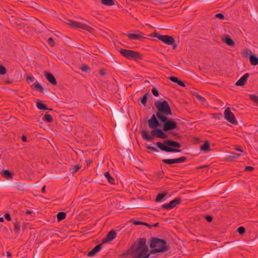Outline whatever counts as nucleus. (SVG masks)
Instances as JSON below:
<instances>
[{
  "label": "nucleus",
  "mask_w": 258,
  "mask_h": 258,
  "mask_svg": "<svg viewBox=\"0 0 258 258\" xmlns=\"http://www.w3.org/2000/svg\"><path fill=\"white\" fill-rule=\"evenodd\" d=\"M149 246L150 250L147 245L146 239L139 238L132 244L130 249V253L133 258H149L151 254L164 252L169 249V246L166 241L157 238L152 239Z\"/></svg>",
  "instance_id": "f257e3e1"
},
{
  "label": "nucleus",
  "mask_w": 258,
  "mask_h": 258,
  "mask_svg": "<svg viewBox=\"0 0 258 258\" xmlns=\"http://www.w3.org/2000/svg\"><path fill=\"white\" fill-rule=\"evenodd\" d=\"M160 125L159 121L157 120L156 116L153 114L150 119L148 120V126L150 128L153 129L151 131V135H149L145 130L141 132L142 138L147 141H151L154 137L159 138L161 139H166L167 136L164 134L163 131L159 128H155Z\"/></svg>",
  "instance_id": "f03ea898"
},
{
  "label": "nucleus",
  "mask_w": 258,
  "mask_h": 258,
  "mask_svg": "<svg viewBox=\"0 0 258 258\" xmlns=\"http://www.w3.org/2000/svg\"><path fill=\"white\" fill-rule=\"evenodd\" d=\"M156 146L161 150L166 152L180 153L181 150L174 148H180L181 145L177 142L171 140H165L164 143L157 142Z\"/></svg>",
  "instance_id": "7ed1b4c3"
},
{
  "label": "nucleus",
  "mask_w": 258,
  "mask_h": 258,
  "mask_svg": "<svg viewBox=\"0 0 258 258\" xmlns=\"http://www.w3.org/2000/svg\"><path fill=\"white\" fill-rule=\"evenodd\" d=\"M157 116L161 122H164L163 125V131H168L177 128V123L173 119L167 120V117L160 113H157Z\"/></svg>",
  "instance_id": "20e7f679"
},
{
  "label": "nucleus",
  "mask_w": 258,
  "mask_h": 258,
  "mask_svg": "<svg viewBox=\"0 0 258 258\" xmlns=\"http://www.w3.org/2000/svg\"><path fill=\"white\" fill-rule=\"evenodd\" d=\"M155 106L158 110L157 113H160L165 116L171 114V109L166 101H157L155 102Z\"/></svg>",
  "instance_id": "39448f33"
},
{
  "label": "nucleus",
  "mask_w": 258,
  "mask_h": 258,
  "mask_svg": "<svg viewBox=\"0 0 258 258\" xmlns=\"http://www.w3.org/2000/svg\"><path fill=\"white\" fill-rule=\"evenodd\" d=\"M119 52L123 56L128 59H133L136 61L142 58L141 54L139 52L132 50L121 49Z\"/></svg>",
  "instance_id": "423d86ee"
},
{
  "label": "nucleus",
  "mask_w": 258,
  "mask_h": 258,
  "mask_svg": "<svg viewBox=\"0 0 258 258\" xmlns=\"http://www.w3.org/2000/svg\"><path fill=\"white\" fill-rule=\"evenodd\" d=\"M64 22L73 28L85 30L90 32L93 30V29L91 27L86 24L74 21L68 19H66Z\"/></svg>",
  "instance_id": "0eeeda50"
},
{
  "label": "nucleus",
  "mask_w": 258,
  "mask_h": 258,
  "mask_svg": "<svg viewBox=\"0 0 258 258\" xmlns=\"http://www.w3.org/2000/svg\"><path fill=\"white\" fill-rule=\"evenodd\" d=\"M154 37L167 45H172L175 43L174 39L169 35H162L156 33L153 34Z\"/></svg>",
  "instance_id": "6e6552de"
},
{
  "label": "nucleus",
  "mask_w": 258,
  "mask_h": 258,
  "mask_svg": "<svg viewBox=\"0 0 258 258\" xmlns=\"http://www.w3.org/2000/svg\"><path fill=\"white\" fill-rule=\"evenodd\" d=\"M224 114L225 119L226 120L234 125H236L238 124V122L236 119L235 115L231 112V109L229 107H227L225 109Z\"/></svg>",
  "instance_id": "1a4fd4ad"
},
{
  "label": "nucleus",
  "mask_w": 258,
  "mask_h": 258,
  "mask_svg": "<svg viewBox=\"0 0 258 258\" xmlns=\"http://www.w3.org/2000/svg\"><path fill=\"white\" fill-rule=\"evenodd\" d=\"M186 160V157L182 156L176 159H165L162 160V162L167 164H172L175 163H183Z\"/></svg>",
  "instance_id": "9d476101"
},
{
  "label": "nucleus",
  "mask_w": 258,
  "mask_h": 258,
  "mask_svg": "<svg viewBox=\"0 0 258 258\" xmlns=\"http://www.w3.org/2000/svg\"><path fill=\"white\" fill-rule=\"evenodd\" d=\"M180 202V200L176 198L170 201L169 203L163 205L162 206V208L167 210H170L175 207L177 204H179Z\"/></svg>",
  "instance_id": "9b49d317"
},
{
  "label": "nucleus",
  "mask_w": 258,
  "mask_h": 258,
  "mask_svg": "<svg viewBox=\"0 0 258 258\" xmlns=\"http://www.w3.org/2000/svg\"><path fill=\"white\" fill-rule=\"evenodd\" d=\"M126 36L131 40H139L144 38V34L142 33H131L126 34Z\"/></svg>",
  "instance_id": "f8f14e48"
},
{
  "label": "nucleus",
  "mask_w": 258,
  "mask_h": 258,
  "mask_svg": "<svg viewBox=\"0 0 258 258\" xmlns=\"http://www.w3.org/2000/svg\"><path fill=\"white\" fill-rule=\"evenodd\" d=\"M248 77V73L245 74L236 82L235 85L237 86H243L246 82Z\"/></svg>",
  "instance_id": "ddd939ff"
},
{
  "label": "nucleus",
  "mask_w": 258,
  "mask_h": 258,
  "mask_svg": "<svg viewBox=\"0 0 258 258\" xmlns=\"http://www.w3.org/2000/svg\"><path fill=\"white\" fill-rule=\"evenodd\" d=\"M116 232L112 230L110 231L107 234L105 238L103 240L104 242L111 241L116 237Z\"/></svg>",
  "instance_id": "4468645a"
},
{
  "label": "nucleus",
  "mask_w": 258,
  "mask_h": 258,
  "mask_svg": "<svg viewBox=\"0 0 258 258\" xmlns=\"http://www.w3.org/2000/svg\"><path fill=\"white\" fill-rule=\"evenodd\" d=\"M46 79L52 85H55L57 84L55 77L50 73H46L45 74Z\"/></svg>",
  "instance_id": "2eb2a0df"
},
{
  "label": "nucleus",
  "mask_w": 258,
  "mask_h": 258,
  "mask_svg": "<svg viewBox=\"0 0 258 258\" xmlns=\"http://www.w3.org/2000/svg\"><path fill=\"white\" fill-rule=\"evenodd\" d=\"M148 96H151V94L148 93H147L145 95H144L143 96H142L139 99V104L140 105H142L143 106H145L147 103Z\"/></svg>",
  "instance_id": "dca6fc26"
},
{
  "label": "nucleus",
  "mask_w": 258,
  "mask_h": 258,
  "mask_svg": "<svg viewBox=\"0 0 258 258\" xmlns=\"http://www.w3.org/2000/svg\"><path fill=\"white\" fill-rule=\"evenodd\" d=\"M223 41L226 43L228 45L230 46H234L235 45L234 41L231 39V37L229 35L225 36Z\"/></svg>",
  "instance_id": "f3484780"
},
{
  "label": "nucleus",
  "mask_w": 258,
  "mask_h": 258,
  "mask_svg": "<svg viewBox=\"0 0 258 258\" xmlns=\"http://www.w3.org/2000/svg\"><path fill=\"white\" fill-rule=\"evenodd\" d=\"M101 248V244H99L96 245L95 247H94L91 251H90L88 255L89 256H93L95 253L98 252Z\"/></svg>",
  "instance_id": "a211bd4d"
},
{
  "label": "nucleus",
  "mask_w": 258,
  "mask_h": 258,
  "mask_svg": "<svg viewBox=\"0 0 258 258\" xmlns=\"http://www.w3.org/2000/svg\"><path fill=\"white\" fill-rule=\"evenodd\" d=\"M1 174L3 177L8 179H12L13 177V173L7 169L3 170L1 172Z\"/></svg>",
  "instance_id": "6ab92c4d"
},
{
  "label": "nucleus",
  "mask_w": 258,
  "mask_h": 258,
  "mask_svg": "<svg viewBox=\"0 0 258 258\" xmlns=\"http://www.w3.org/2000/svg\"><path fill=\"white\" fill-rule=\"evenodd\" d=\"M31 88L34 90L43 92V87L42 85L38 82H35L33 83L31 86Z\"/></svg>",
  "instance_id": "aec40b11"
},
{
  "label": "nucleus",
  "mask_w": 258,
  "mask_h": 258,
  "mask_svg": "<svg viewBox=\"0 0 258 258\" xmlns=\"http://www.w3.org/2000/svg\"><path fill=\"white\" fill-rule=\"evenodd\" d=\"M241 55L244 58H247L249 57V56L252 54V52L250 50L245 48V49L243 50L241 52Z\"/></svg>",
  "instance_id": "412c9836"
},
{
  "label": "nucleus",
  "mask_w": 258,
  "mask_h": 258,
  "mask_svg": "<svg viewBox=\"0 0 258 258\" xmlns=\"http://www.w3.org/2000/svg\"><path fill=\"white\" fill-rule=\"evenodd\" d=\"M249 61L251 65L256 66L258 63V58L254 55H250L249 56Z\"/></svg>",
  "instance_id": "4be33fe9"
},
{
  "label": "nucleus",
  "mask_w": 258,
  "mask_h": 258,
  "mask_svg": "<svg viewBox=\"0 0 258 258\" xmlns=\"http://www.w3.org/2000/svg\"><path fill=\"white\" fill-rule=\"evenodd\" d=\"M201 150L204 152H208L211 150L209 143L206 141L204 145L201 147Z\"/></svg>",
  "instance_id": "5701e85b"
},
{
  "label": "nucleus",
  "mask_w": 258,
  "mask_h": 258,
  "mask_svg": "<svg viewBox=\"0 0 258 258\" xmlns=\"http://www.w3.org/2000/svg\"><path fill=\"white\" fill-rule=\"evenodd\" d=\"M104 176L107 179L109 183L111 184H114V179L110 175L109 172L107 171L104 173Z\"/></svg>",
  "instance_id": "b1692460"
},
{
  "label": "nucleus",
  "mask_w": 258,
  "mask_h": 258,
  "mask_svg": "<svg viewBox=\"0 0 258 258\" xmlns=\"http://www.w3.org/2000/svg\"><path fill=\"white\" fill-rule=\"evenodd\" d=\"M66 217V213L63 212H60L57 214V218L58 221H60L65 219Z\"/></svg>",
  "instance_id": "393cba45"
},
{
  "label": "nucleus",
  "mask_w": 258,
  "mask_h": 258,
  "mask_svg": "<svg viewBox=\"0 0 258 258\" xmlns=\"http://www.w3.org/2000/svg\"><path fill=\"white\" fill-rule=\"evenodd\" d=\"M101 3L103 5L107 6H111L114 4L113 0H101Z\"/></svg>",
  "instance_id": "a878e982"
},
{
  "label": "nucleus",
  "mask_w": 258,
  "mask_h": 258,
  "mask_svg": "<svg viewBox=\"0 0 258 258\" xmlns=\"http://www.w3.org/2000/svg\"><path fill=\"white\" fill-rule=\"evenodd\" d=\"M43 120L48 122H52L53 121V118L51 115L49 114H45L43 117Z\"/></svg>",
  "instance_id": "bb28decb"
},
{
  "label": "nucleus",
  "mask_w": 258,
  "mask_h": 258,
  "mask_svg": "<svg viewBox=\"0 0 258 258\" xmlns=\"http://www.w3.org/2000/svg\"><path fill=\"white\" fill-rule=\"evenodd\" d=\"M81 167V165L80 164L74 165L72 166L71 171L72 173H75L77 172Z\"/></svg>",
  "instance_id": "cd10ccee"
},
{
  "label": "nucleus",
  "mask_w": 258,
  "mask_h": 258,
  "mask_svg": "<svg viewBox=\"0 0 258 258\" xmlns=\"http://www.w3.org/2000/svg\"><path fill=\"white\" fill-rule=\"evenodd\" d=\"M166 195V193L162 192L159 193L158 194L156 198V202H161V200L164 198Z\"/></svg>",
  "instance_id": "c85d7f7f"
},
{
  "label": "nucleus",
  "mask_w": 258,
  "mask_h": 258,
  "mask_svg": "<svg viewBox=\"0 0 258 258\" xmlns=\"http://www.w3.org/2000/svg\"><path fill=\"white\" fill-rule=\"evenodd\" d=\"M36 106L38 109H41V110L47 109V107L44 104L42 103L41 102H37Z\"/></svg>",
  "instance_id": "c756f323"
},
{
  "label": "nucleus",
  "mask_w": 258,
  "mask_h": 258,
  "mask_svg": "<svg viewBox=\"0 0 258 258\" xmlns=\"http://www.w3.org/2000/svg\"><path fill=\"white\" fill-rule=\"evenodd\" d=\"M15 231L17 233L19 232L20 230V224L19 222L16 221L14 223Z\"/></svg>",
  "instance_id": "7c9ffc66"
},
{
  "label": "nucleus",
  "mask_w": 258,
  "mask_h": 258,
  "mask_svg": "<svg viewBox=\"0 0 258 258\" xmlns=\"http://www.w3.org/2000/svg\"><path fill=\"white\" fill-rule=\"evenodd\" d=\"M195 96L197 99L202 103H203L206 101L205 99L199 94H196Z\"/></svg>",
  "instance_id": "2f4dec72"
},
{
  "label": "nucleus",
  "mask_w": 258,
  "mask_h": 258,
  "mask_svg": "<svg viewBox=\"0 0 258 258\" xmlns=\"http://www.w3.org/2000/svg\"><path fill=\"white\" fill-rule=\"evenodd\" d=\"M81 69L82 71L86 72V73L89 72L90 71V69L89 67L87 65H83L81 67Z\"/></svg>",
  "instance_id": "473e14b6"
},
{
  "label": "nucleus",
  "mask_w": 258,
  "mask_h": 258,
  "mask_svg": "<svg viewBox=\"0 0 258 258\" xmlns=\"http://www.w3.org/2000/svg\"><path fill=\"white\" fill-rule=\"evenodd\" d=\"M249 98L253 102L258 104V96H255L254 95H250L249 96Z\"/></svg>",
  "instance_id": "72a5a7b5"
},
{
  "label": "nucleus",
  "mask_w": 258,
  "mask_h": 258,
  "mask_svg": "<svg viewBox=\"0 0 258 258\" xmlns=\"http://www.w3.org/2000/svg\"><path fill=\"white\" fill-rule=\"evenodd\" d=\"M240 156V154L232 153L229 157L231 159H236L239 158Z\"/></svg>",
  "instance_id": "f704fd0d"
},
{
  "label": "nucleus",
  "mask_w": 258,
  "mask_h": 258,
  "mask_svg": "<svg viewBox=\"0 0 258 258\" xmlns=\"http://www.w3.org/2000/svg\"><path fill=\"white\" fill-rule=\"evenodd\" d=\"M6 73V69L3 66L0 65V75H3Z\"/></svg>",
  "instance_id": "c9c22d12"
},
{
  "label": "nucleus",
  "mask_w": 258,
  "mask_h": 258,
  "mask_svg": "<svg viewBox=\"0 0 258 258\" xmlns=\"http://www.w3.org/2000/svg\"><path fill=\"white\" fill-rule=\"evenodd\" d=\"M245 231V229L244 227H243L242 226L239 227L237 229V232L240 234H243V233H244Z\"/></svg>",
  "instance_id": "e433bc0d"
},
{
  "label": "nucleus",
  "mask_w": 258,
  "mask_h": 258,
  "mask_svg": "<svg viewBox=\"0 0 258 258\" xmlns=\"http://www.w3.org/2000/svg\"><path fill=\"white\" fill-rule=\"evenodd\" d=\"M147 148L149 150H151L154 152H158V150L154 147L152 146L151 145H148L147 146Z\"/></svg>",
  "instance_id": "4c0bfd02"
},
{
  "label": "nucleus",
  "mask_w": 258,
  "mask_h": 258,
  "mask_svg": "<svg viewBox=\"0 0 258 258\" xmlns=\"http://www.w3.org/2000/svg\"><path fill=\"white\" fill-rule=\"evenodd\" d=\"M152 93L156 97H157L159 95L158 91L155 88H153L152 89Z\"/></svg>",
  "instance_id": "58836bf2"
},
{
  "label": "nucleus",
  "mask_w": 258,
  "mask_h": 258,
  "mask_svg": "<svg viewBox=\"0 0 258 258\" xmlns=\"http://www.w3.org/2000/svg\"><path fill=\"white\" fill-rule=\"evenodd\" d=\"M215 17L217 18H219V19H220L221 20H223L224 18V16L222 13H218V14H217L215 15Z\"/></svg>",
  "instance_id": "ea45409f"
},
{
  "label": "nucleus",
  "mask_w": 258,
  "mask_h": 258,
  "mask_svg": "<svg viewBox=\"0 0 258 258\" xmlns=\"http://www.w3.org/2000/svg\"><path fill=\"white\" fill-rule=\"evenodd\" d=\"M169 80L171 81H172V82H173L174 83H177V81L178 80V78H176V77H170L169 78Z\"/></svg>",
  "instance_id": "a19ab883"
},
{
  "label": "nucleus",
  "mask_w": 258,
  "mask_h": 258,
  "mask_svg": "<svg viewBox=\"0 0 258 258\" xmlns=\"http://www.w3.org/2000/svg\"><path fill=\"white\" fill-rule=\"evenodd\" d=\"M48 42L51 46H53L54 45V42L53 39L51 37L48 38Z\"/></svg>",
  "instance_id": "79ce46f5"
},
{
  "label": "nucleus",
  "mask_w": 258,
  "mask_h": 258,
  "mask_svg": "<svg viewBox=\"0 0 258 258\" xmlns=\"http://www.w3.org/2000/svg\"><path fill=\"white\" fill-rule=\"evenodd\" d=\"M5 218L8 221H11V215L9 213H6L5 215Z\"/></svg>",
  "instance_id": "37998d69"
},
{
  "label": "nucleus",
  "mask_w": 258,
  "mask_h": 258,
  "mask_svg": "<svg viewBox=\"0 0 258 258\" xmlns=\"http://www.w3.org/2000/svg\"><path fill=\"white\" fill-rule=\"evenodd\" d=\"M26 80L28 83H32V82H33L34 79L33 77H28L27 78Z\"/></svg>",
  "instance_id": "c03bdc74"
},
{
  "label": "nucleus",
  "mask_w": 258,
  "mask_h": 258,
  "mask_svg": "<svg viewBox=\"0 0 258 258\" xmlns=\"http://www.w3.org/2000/svg\"><path fill=\"white\" fill-rule=\"evenodd\" d=\"M253 169V168L251 166H246L245 168V170L248 171H251Z\"/></svg>",
  "instance_id": "a18cd8bd"
},
{
  "label": "nucleus",
  "mask_w": 258,
  "mask_h": 258,
  "mask_svg": "<svg viewBox=\"0 0 258 258\" xmlns=\"http://www.w3.org/2000/svg\"><path fill=\"white\" fill-rule=\"evenodd\" d=\"M177 84L179 85L180 86H181V87H184L185 86V85L184 84V83L183 82H182L180 80H178L177 82Z\"/></svg>",
  "instance_id": "49530a36"
},
{
  "label": "nucleus",
  "mask_w": 258,
  "mask_h": 258,
  "mask_svg": "<svg viewBox=\"0 0 258 258\" xmlns=\"http://www.w3.org/2000/svg\"><path fill=\"white\" fill-rule=\"evenodd\" d=\"M206 219L208 221V222H211L212 221V219H213V218L211 216H208L206 217Z\"/></svg>",
  "instance_id": "de8ad7c7"
},
{
  "label": "nucleus",
  "mask_w": 258,
  "mask_h": 258,
  "mask_svg": "<svg viewBox=\"0 0 258 258\" xmlns=\"http://www.w3.org/2000/svg\"><path fill=\"white\" fill-rule=\"evenodd\" d=\"M22 140L23 142H26L27 141V138L25 136L23 135L22 137Z\"/></svg>",
  "instance_id": "09e8293b"
},
{
  "label": "nucleus",
  "mask_w": 258,
  "mask_h": 258,
  "mask_svg": "<svg viewBox=\"0 0 258 258\" xmlns=\"http://www.w3.org/2000/svg\"><path fill=\"white\" fill-rule=\"evenodd\" d=\"M33 212L31 211L28 210L26 212V214L27 215L32 214Z\"/></svg>",
  "instance_id": "8fccbe9b"
},
{
  "label": "nucleus",
  "mask_w": 258,
  "mask_h": 258,
  "mask_svg": "<svg viewBox=\"0 0 258 258\" xmlns=\"http://www.w3.org/2000/svg\"><path fill=\"white\" fill-rule=\"evenodd\" d=\"M235 150L238 151H240L241 152H243V150L239 148H236Z\"/></svg>",
  "instance_id": "3c124183"
},
{
  "label": "nucleus",
  "mask_w": 258,
  "mask_h": 258,
  "mask_svg": "<svg viewBox=\"0 0 258 258\" xmlns=\"http://www.w3.org/2000/svg\"><path fill=\"white\" fill-rule=\"evenodd\" d=\"M7 255L9 257H11L12 256V254L10 252L8 251L7 252Z\"/></svg>",
  "instance_id": "603ef678"
},
{
  "label": "nucleus",
  "mask_w": 258,
  "mask_h": 258,
  "mask_svg": "<svg viewBox=\"0 0 258 258\" xmlns=\"http://www.w3.org/2000/svg\"><path fill=\"white\" fill-rule=\"evenodd\" d=\"M45 186H44L42 188V192H45Z\"/></svg>",
  "instance_id": "864d4df0"
},
{
  "label": "nucleus",
  "mask_w": 258,
  "mask_h": 258,
  "mask_svg": "<svg viewBox=\"0 0 258 258\" xmlns=\"http://www.w3.org/2000/svg\"><path fill=\"white\" fill-rule=\"evenodd\" d=\"M172 48L173 49H175L177 47L176 44H175L174 43L173 44H172Z\"/></svg>",
  "instance_id": "5fc2aeb1"
},
{
  "label": "nucleus",
  "mask_w": 258,
  "mask_h": 258,
  "mask_svg": "<svg viewBox=\"0 0 258 258\" xmlns=\"http://www.w3.org/2000/svg\"><path fill=\"white\" fill-rule=\"evenodd\" d=\"M4 221V219L3 217H1L0 218V222H3Z\"/></svg>",
  "instance_id": "6e6d98bb"
}]
</instances>
